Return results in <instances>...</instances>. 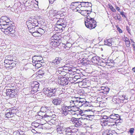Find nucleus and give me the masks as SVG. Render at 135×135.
Masks as SVG:
<instances>
[{"label":"nucleus","mask_w":135,"mask_h":135,"mask_svg":"<svg viewBox=\"0 0 135 135\" xmlns=\"http://www.w3.org/2000/svg\"><path fill=\"white\" fill-rule=\"evenodd\" d=\"M59 90V89L57 87L45 88L43 89L44 93L48 97L51 98L56 95Z\"/></svg>","instance_id":"obj_1"},{"label":"nucleus","mask_w":135,"mask_h":135,"mask_svg":"<svg viewBox=\"0 0 135 135\" xmlns=\"http://www.w3.org/2000/svg\"><path fill=\"white\" fill-rule=\"evenodd\" d=\"M86 20L85 21L86 27L90 30L95 28L97 26V22L93 18L90 17L89 16H86Z\"/></svg>","instance_id":"obj_2"},{"label":"nucleus","mask_w":135,"mask_h":135,"mask_svg":"<svg viewBox=\"0 0 135 135\" xmlns=\"http://www.w3.org/2000/svg\"><path fill=\"white\" fill-rule=\"evenodd\" d=\"M109 116V122H113L114 124H112L114 126L115 123H118L119 122L120 118L119 115L118 114H112Z\"/></svg>","instance_id":"obj_3"},{"label":"nucleus","mask_w":135,"mask_h":135,"mask_svg":"<svg viewBox=\"0 0 135 135\" xmlns=\"http://www.w3.org/2000/svg\"><path fill=\"white\" fill-rule=\"evenodd\" d=\"M4 33L6 34H9V35L13 37L15 36V31L14 26L11 25L8 26L6 28H4Z\"/></svg>","instance_id":"obj_4"},{"label":"nucleus","mask_w":135,"mask_h":135,"mask_svg":"<svg viewBox=\"0 0 135 135\" xmlns=\"http://www.w3.org/2000/svg\"><path fill=\"white\" fill-rule=\"evenodd\" d=\"M18 94V91L16 88L7 89L6 90V94L11 98L13 97Z\"/></svg>","instance_id":"obj_5"},{"label":"nucleus","mask_w":135,"mask_h":135,"mask_svg":"<svg viewBox=\"0 0 135 135\" xmlns=\"http://www.w3.org/2000/svg\"><path fill=\"white\" fill-rule=\"evenodd\" d=\"M65 131L66 135H71V133H75L78 131L74 126H70L66 127Z\"/></svg>","instance_id":"obj_6"},{"label":"nucleus","mask_w":135,"mask_h":135,"mask_svg":"<svg viewBox=\"0 0 135 135\" xmlns=\"http://www.w3.org/2000/svg\"><path fill=\"white\" fill-rule=\"evenodd\" d=\"M71 123L73 124L75 127H79L82 126V123L79 120V119H77L74 117H72L70 120Z\"/></svg>","instance_id":"obj_7"},{"label":"nucleus","mask_w":135,"mask_h":135,"mask_svg":"<svg viewBox=\"0 0 135 135\" xmlns=\"http://www.w3.org/2000/svg\"><path fill=\"white\" fill-rule=\"evenodd\" d=\"M58 82L60 85L65 86L68 84L69 81L66 77H62L59 79Z\"/></svg>","instance_id":"obj_8"},{"label":"nucleus","mask_w":135,"mask_h":135,"mask_svg":"<svg viewBox=\"0 0 135 135\" xmlns=\"http://www.w3.org/2000/svg\"><path fill=\"white\" fill-rule=\"evenodd\" d=\"M121 96L122 97V98L120 99L119 98H118L117 97H114L112 99L113 102L114 103L119 104L121 102V100H123L124 99H127V98H126L125 95H122Z\"/></svg>","instance_id":"obj_9"},{"label":"nucleus","mask_w":135,"mask_h":135,"mask_svg":"<svg viewBox=\"0 0 135 135\" xmlns=\"http://www.w3.org/2000/svg\"><path fill=\"white\" fill-rule=\"evenodd\" d=\"M62 59L60 57H56L53 60L50 62L54 66H57L60 62H62Z\"/></svg>","instance_id":"obj_10"},{"label":"nucleus","mask_w":135,"mask_h":135,"mask_svg":"<svg viewBox=\"0 0 135 135\" xmlns=\"http://www.w3.org/2000/svg\"><path fill=\"white\" fill-rule=\"evenodd\" d=\"M52 102L56 105H60L61 102V99L58 98H56L52 99Z\"/></svg>","instance_id":"obj_11"},{"label":"nucleus","mask_w":135,"mask_h":135,"mask_svg":"<svg viewBox=\"0 0 135 135\" xmlns=\"http://www.w3.org/2000/svg\"><path fill=\"white\" fill-rule=\"evenodd\" d=\"M105 40V45L109 46H111L113 45L114 41L113 38H109Z\"/></svg>","instance_id":"obj_12"},{"label":"nucleus","mask_w":135,"mask_h":135,"mask_svg":"<svg viewBox=\"0 0 135 135\" xmlns=\"http://www.w3.org/2000/svg\"><path fill=\"white\" fill-rule=\"evenodd\" d=\"M91 61L93 63L97 64L99 62V57L97 56H93L91 59Z\"/></svg>","instance_id":"obj_13"},{"label":"nucleus","mask_w":135,"mask_h":135,"mask_svg":"<svg viewBox=\"0 0 135 135\" xmlns=\"http://www.w3.org/2000/svg\"><path fill=\"white\" fill-rule=\"evenodd\" d=\"M73 112L74 113L71 112V113L74 114H76L78 116L79 115L83 116L84 114L83 110L80 109L76 110H75L74 111H73Z\"/></svg>","instance_id":"obj_14"},{"label":"nucleus","mask_w":135,"mask_h":135,"mask_svg":"<svg viewBox=\"0 0 135 135\" xmlns=\"http://www.w3.org/2000/svg\"><path fill=\"white\" fill-rule=\"evenodd\" d=\"M30 21L32 22L34 26L35 27H37L38 26V23L37 20L35 18H33L32 17H30L29 18Z\"/></svg>","instance_id":"obj_15"},{"label":"nucleus","mask_w":135,"mask_h":135,"mask_svg":"<svg viewBox=\"0 0 135 135\" xmlns=\"http://www.w3.org/2000/svg\"><path fill=\"white\" fill-rule=\"evenodd\" d=\"M80 11L81 14L84 16H89L90 12H92V11H91L88 10H83Z\"/></svg>","instance_id":"obj_16"},{"label":"nucleus","mask_w":135,"mask_h":135,"mask_svg":"<svg viewBox=\"0 0 135 135\" xmlns=\"http://www.w3.org/2000/svg\"><path fill=\"white\" fill-rule=\"evenodd\" d=\"M62 113L64 115H67L69 113L66 105H63L62 107Z\"/></svg>","instance_id":"obj_17"},{"label":"nucleus","mask_w":135,"mask_h":135,"mask_svg":"<svg viewBox=\"0 0 135 135\" xmlns=\"http://www.w3.org/2000/svg\"><path fill=\"white\" fill-rule=\"evenodd\" d=\"M31 23V22L29 20L28 21H27L26 22V24L29 30L33 28H34V27H35L33 23Z\"/></svg>","instance_id":"obj_18"},{"label":"nucleus","mask_w":135,"mask_h":135,"mask_svg":"<svg viewBox=\"0 0 135 135\" xmlns=\"http://www.w3.org/2000/svg\"><path fill=\"white\" fill-rule=\"evenodd\" d=\"M64 128L63 127H60V126L58 128H57V133L60 134H64L65 132V131L64 130Z\"/></svg>","instance_id":"obj_19"},{"label":"nucleus","mask_w":135,"mask_h":135,"mask_svg":"<svg viewBox=\"0 0 135 135\" xmlns=\"http://www.w3.org/2000/svg\"><path fill=\"white\" fill-rule=\"evenodd\" d=\"M82 99H83L80 98L78 103H77V104H76L75 105V106H78L79 107H81L83 106L84 102L82 100Z\"/></svg>","instance_id":"obj_20"},{"label":"nucleus","mask_w":135,"mask_h":135,"mask_svg":"<svg viewBox=\"0 0 135 135\" xmlns=\"http://www.w3.org/2000/svg\"><path fill=\"white\" fill-rule=\"evenodd\" d=\"M6 111L7 112L5 113V115L6 117L9 118H10L13 116V115H12V114H11L8 110H7Z\"/></svg>","instance_id":"obj_21"},{"label":"nucleus","mask_w":135,"mask_h":135,"mask_svg":"<svg viewBox=\"0 0 135 135\" xmlns=\"http://www.w3.org/2000/svg\"><path fill=\"white\" fill-rule=\"evenodd\" d=\"M102 118H103V119H105V120H101L102 122L104 123L106 122H109V120H110L109 119V116L106 115H104Z\"/></svg>","instance_id":"obj_22"},{"label":"nucleus","mask_w":135,"mask_h":135,"mask_svg":"<svg viewBox=\"0 0 135 135\" xmlns=\"http://www.w3.org/2000/svg\"><path fill=\"white\" fill-rule=\"evenodd\" d=\"M80 98L79 97H74L73 98H72V100L73 101L72 102L73 103H75L74 104L75 105L76 104H77V103L78 102V101L80 99Z\"/></svg>","instance_id":"obj_23"},{"label":"nucleus","mask_w":135,"mask_h":135,"mask_svg":"<svg viewBox=\"0 0 135 135\" xmlns=\"http://www.w3.org/2000/svg\"><path fill=\"white\" fill-rule=\"evenodd\" d=\"M37 73L38 75L37 76H39L40 78H42V77L43 75L44 74L45 72L42 70H39L37 72Z\"/></svg>","instance_id":"obj_24"},{"label":"nucleus","mask_w":135,"mask_h":135,"mask_svg":"<svg viewBox=\"0 0 135 135\" xmlns=\"http://www.w3.org/2000/svg\"><path fill=\"white\" fill-rule=\"evenodd\" d=\"M74 107V105H73V106H66V108L67 109L68 111V112H70V113H71V112H73V111H74L75 110H73V107Z\"/></svg>","instance_id":"obj_25"},{"label":"nucleus","mask_w":135,"mask_h":135,"mask_svg":"<svg viewBox=\"0 0 135 135\" xmlns=\"http://www.w3.org/2000/svg\"><path fill=\"white\" fill-rule=\"evenodd\" d=\"M109 90V89L107 87H105L103 90H102L100 92L104 94H107L108 93Z\"/></svg>","instance_id":"obj_26"},{"label":"nucleus","mask_w":135,"mask_h":135,"mask_svg":"<svg viewBox=\"0 0 135 135\" xmlns=\"http://www.w3.org/2000/svg\"><path fill=\"white\" fill-rule=\"evenodd\" d=\"M60 36H59L56 34H54L51 37L52 39H54L56 40H58L60 39Z\"/></svg>","instance_id":"obj_27"},{"label":"nucleus","mask_w":135,"mask_h":135,"mask_svg":"<svg viewBox=\"0 0 135 135\" xmlns=\"http://www.w3.org/2000/svg\"><path fill=\"white\" fill-rule=\"evenodd\" d=\"M39 56H33L32 57V62L33 63H36V62H40V61H41V60H38L37 59H36V60L35 59H36V57H38Z\"/></svg>","instance_id":"obj_28"},{"label":"nucleus","mask_w":135,"mask_h":135,"mask_svg":"<svg viewBox=\"0 0 135 135\" xmlns=\"http://www.w3.org/2000/svg\"><path fill=\"white\" fill-rule=\"evenodd\" d=\"M15 63L16 62H13L10 64L9 65V66L8 67V69H11L15 67L16 66V64Z\"/></svg>","instance_id":"obj_29"},{"label":"nucleus","mask_w":135,"mask_h":135,"mask_svg":"<svg viewBox=\"0 0 135 135\" xmlns=\"http://www.w3.org/2000/svg\"><path fill=\"white\" fill-rule=\"evenodd\" d=\"M32 35L35 37H38L41 36H40V34L39 33V32L38 30H37L36 32L33 33V34H32Z\"/></svg>","instance_id":"obj_30"},{"label":"nucleus","mask_w":135,"mask_h":135,"mask_svg":"<svg viewBox=\"0 0 135 135\" xmlns=\"http://www.w3.org/2000/svg\"><path fill=\"white\" fill-rule=\"evenodd\" d=\"M108 7L113 12H115L116 11V10L114 9V7L112 6L111 4H109L108 5Z\"/></svg>","instance_id":"obj_31"},{"label":"nucleus","mask_w":135,"mask_h":135,"mask_svg":"<svg viewBox=\"0 0 135 135\" xmlns=\"http://www.w3.org/2000/svg\"><path fill=\"white\" fill-rule=\"evenodd\" d=\"M38 30L39 32V33L40 34L41 36L43 35L45 32L44 30L41 28H38Z\"/></svg>","instance_id":"obj_32"},{"label":"nucleus","mask_w":135,"mask_h":135,"mask_svg":"<svg viewBox=\"0 0 135 135\" xmlns=\"http://www.w3.org/2000/svg\"><path fill=\"white\" fill-rule=\"evenodd\" d=\"M35 84H36V85H35V87L34 88L35 89H34L33 91H37V90L38 88L39 84L38 82L37 81H35Z\"/></svg>","instance_id":"obj_33"},{"label":"nucleus","mask_w":135,"mask_h":135,"mask_svg":"<svg viewBox=\"0 0 135 135\" xmlns=\"http://www.w3.org/2000/svg\"><path fill=\"white\" fill-rule=\"evenodd\" d=\"M86 116H87L88 118H87L88 120H91L94 118V115H86ZM87 119V118H86Z\"/></svg>","instance_id":"obj_34"},{"label":"nucleus","mask_w":135,"mask_h":135,"mask_svg":"<svg viewBox=\"0 0 135 135\" xmlns=\"http://www.w3.org/2000/svg\"><path fill=\"white\" fill-rule=\"evenodd\" d=\"M66 68V67L64 66V67H61L57 68L56 69L57 70H58L61 71H62L64 70H65V71H67V70L64 69V68Z\"/></svg>","instance_id":"obj_35"},{"label":"nucleus","mask_w":135,"mask_h":135,"mask_svg":"<svg viewBox=\"0 0 135 135\" xmlns=\"http://www.w3.org/2000/svg\"><path fill=\"white\" fill-rule=\"evenodd\" d=\"M61 44L60 43L59 41L54 42V46L53 48H55L57 47L58 46Z\"/></svg>","instance_id":"obj_36"},{"label":"nucleus","mask_w":135,"mask_h":135,"mask_svg":"<svg viewBox=\"0 0 135 135\" xmlns=\"http://www.w3.org/2000/svg\"><path fill=\"white\" fill-rule=\"evenodd\" d=\"M8 17L6 16H2L1 18L0 19V22H1L2 21H6V19H7Z\"/></svg>","instance_id":"obj_37"},{"label":"nucleus","mask_w":135,"mask_h":135,"mask_svg":"<svg viewBox=\"0 0 135 135\" xmlns=\"http://www.w3.org/2000/svg\"><path fill=\"white\" fill-rule=\"evenodd\" d=\"M0 27H1L2 25L3 26H4L5 25L7 26H9L7 22L5 21H2L1 22H0Z\"/></svg>","instance_id":"obj_38"},{"label":"nucleus","mask_w":135,"mask_h":135,"mask_svg":"<svg viewBox=\"0 0 135 135\" xmlns=\"http://www.w3.org/2000/svg\"><path fill=\"white\" fill-rule=\"evenodd\" d=\"M71 45H72L71 44L69 43L66 44V45L65 44H63V46H64L65 48H66V47H68L69 48H70Z\"/></svg>","instance_id":"obj_39"},{"label":"nucleus","mask_w":135,"mask_h":135,"mask_svg":"<svg viewBox=\"0 0 135 135\" xmlns=\"http://www.w3.org/2000/svg\"><path fill=\"white\" fill-rule=\"evenodd\" d=\"M60 24H60V25H59V27L60 26L61 27H62L65 28L66 26V23L65 21L64 22H61ZM61 28H62L61 27Z\"/></svg>","instance_id":"obj_40"},{"label":"nucleus","mask_w":135,"mask_h":135,"mask_svg":"<svg viewBox=\"0 0 135 135\" xmlns=\"http://www.w3.org/2000/svg\"><path fill=\"white\" fill-rule=\"evenodd\" d=\"M5 21L7 22V24H8L9 26H11L12 24V22L11 21L8 17L7 18V19H6V21Z\"/></svg>","instance_id":"obj_41"},{"label":"nucleus","mask_w":135,"mask_h":135,"mask_svg":"<svg viewBox=\"0 0 135 135\" xmlns=\"http://www.w3.org/2000/svg\"><path fill=\"white\" fill-rule=\"evenodd\" d=\"M80 3L79 2H72L70 6V8H73V6H75V7L77 6L76 5H75V4L76 3Z\"/></svg>","instance_id":"obj_42"},{"label":"nucleus","mask_w":135,"mask_h":135,"mask_svg":"<svg viewBox=\"0 0 135 135\" xmlns=\"http://www.w3.org/2000/svg\"><path fill=\"white\" fill-rule=\"evenodd\" d=\"M84 104L83 106L84 107H85L90 106V104L89 102L86 101H84Z\"/></svg>","instance_id":"obj_43"},{"label":"nucleus","mask_w":135,"mask_h":135,"mask_svg":"<svg viewBox=\"0 0 135 135\" xmlns=\"http://www.w3.org/2000/svg\"><path fill=\"white\" fill-rule=\"evenodd\" d=\"M5 60L4 61V63L6 64L9 65L11 64V62L13 61L12 60Z\"/></svg>","instance_id":"obj_44"},{"label":"nucleus","mask_w":135,"mask_h":135,"mask_svg":"<svg viewBox=\"0 0 135 135\" xmlns=\"http://www.w3.org/2000/svg\"><path fill=\"white\" fill-rule=\"evenodd\" d=\"M9 111L10 113L11 114H12V115H13V114L15 113L16 110H14L11 109H9L8 110Z\"/></svg>","instance_id":"obj_45"},{"label":"nucleus","mask_w":135,"mask_h":135,"mask_svg":"<svg viewBox=\"0 0 135 135\" xmlns=\"http://www.w3.org/2000/svg\"><path fill=\"white\" fill-rule=\"evenodd\" d=\"M35 118L37 119L40 120L43 118V116L40 115H36L35 116Z\"/></svg>","instance_id":"obj_46"},{"label":"nucleus","mask_w":135,"mask_h":135,"mask_svg":"<svg viewBox=\"0 0 135 135\" xmlns=\"http://www.w3.org/2000/svg\"><path fill=\"white\" fill-rule=\"evenodd\" d=\"M64 22V21L62 20H60L58 21L56 23V25L58 26L59 27V25H60V24H61L60 23H61V22Z\"/></svg>","instance_id":"obj_47"},{"label":"nucleus","mask_w":135,"mask_h":135,"mask_svg":"<svg viewBox=\"0 0 135 135\" xmlns=\"http://www.w3.org/2000/svg\"><path fill=\"white\" fill-rule=\"evenodd\" d=\"M7 89H12V88H16L13 86L11 84H8V85L7 86Z\"/></svg>","instance_id":"obj_48"},{"label":"nucleus","mask_w":135,"mask_h":135,"mask_svg":"<svg viewBox=\"0 0 135 135\" xmlns=\"http://www.w3.org/2000/svg\"><path fill=\"white\" fill-rule=\"evenodd\" d=\"M35 30H36V28L34 27V28H32L31 29L29 30V31L32 34H33V33H35V32L34 31Z\"/></svg>","instance_id":"obj_49"},{"label":"nucleus","mask_w":135,"mask_h":135,"mask_svg":"<svg viewBox=\"0 0 135 135\" xmlns=\"http://www.w3.org/2000/svg\"><path fill=\"white\" fill-rule=\"evenodd\" d=\"M126 45L127 47H129L130 46V40L125 42Z\"/></svg>","instance_id":"obj_50"},{"label":"nucleus","mask_w":135,"mask_h":135,"mask_svg":"<svg viewBox=\"0 0 135 135\" xmlns=\"http://www.w3.org/2000/svg\"><path fill=\"white\" fill-rule=\"evenodd\" d=\"M92 6V4L91 3L86 2L85 7H91Z\"/></svg>","instance_id":"obj_51"},{"label":"nucleus","mask_w":135,"mask_h":135,"mask_svg":"<svg viewBox=\"0 0 135 135\" xmlns=\"http://www.w3.org/2000/svg\"><path fill=\"white\" fill-rule=\"evenodd\" d=\"M134 129L133 128H131L129 130V132H130L131 134H132L134 132Z\"/></svg>","instance_id":"obj_52"},{"label":"nucleus","mask_w":135,"mask_h":135,"mask_svg":"<svg viewBox=\"0 0 135 135\" xmlns=\"http://www.w3.org/2000/svg\"><path fill=\"white\" fill-rule=\"evenodd\" d=\"M35 82L32 83L31 84V87L32 88V89L33 90H34V89H34V88L35 87V85H36V84H35Z\"/></svg>","instance_id":"obj_53"},{"label":"nucleus","mask_w":135,"mask_h":135,"mask_svg":"<svg viewBox=\"0 0 135 135\" xmlns=\"http://www.w3.org/2000/svg\"><path fill=\"white\" fill-rule=\"evenodd\" d=\"M126 29L127 31H128V32L130 34H131V30L130 29V28L129 27V26H127L126 27Z\"/></svg>","instance_id":"obj_54"},{"label":"nucleus","mask_w":135,"mask_h":135,"mask_svg":"<svg viewBox=\"0 0 135 135\" xmlns=\"http://www.w3.org/2000/svg\"><path fill=\"white\" fill-rule=\"evenodd\" d=\"M85 111H89V114H90L91 115H93L94 114V112L93 111H91V110L88 109L87 110H85Z\"/></svg>","instance_id":"obj_55"},{"label":"nucleus","mask_w":135,"mask_h":135,"mask_svg":"<svg viewBox=\"0 0 135 135\" xmlns=\"http://www.w3.org/2000/svg\"><path fill=\"white\" fill-rule=\"evenodd\" d=\"M79 3H81V4H82V7H85L86 4V2H80Z\"/></svg>","instance_id":"obj_56"},{"label":"nucleus","mask_w":135,"mask_h":135,"mask_svg":"<svg viewBox=\"0 0 135 135\" xmlns=\"http://www.w3.org/2000/svg\"><path fill=\"white\" fill-rule=\"evenodd\" d=\"M56 75H58L60 74H61V71H59V70H57L56 69Z\"/></svg>","instance_id":"obj_57"},{"label":"nucleus","mask_w":135,"mask_h":135,"mask_svg":"<svg viewBox=\"0 0 135 135\" xmlns=\"http://www.w3.org/2000/svg\"><path fill=\"white\" fill-rule=\"evenodd\" d=\"M36 66L38 68H40L42 66V64H35Z\"/></svg>","instance_id":"obj_58"},{"label":"nucleus","mask_w":135,"mask_h":135,"mask_svg":"<svg viewBox=\"0 0 135 135\" xmlns=\"http://www.w3.org/2000/svg\"><path fill=\"white\" fill-rule=\"evenodd\" d=\"M116 17L117 20H120V16L119 14L117 15Z\"/></svg>","instance_id":"obj_59"},{"label":"nucleus","mask_w":135,"mask_h":135,"mask_svg":"<svg viewBox=\"0 0 135 135\" xmlns=\"http://www.w3.org/2000/svg\"><path fill=\"white\" fill-rule=\"evenodd\" d=\"M65 70H64L63 71H61V73L60 75L62 76H64L65 75L66 73L67 72V71H65Z\"/></svg>","instance_id":"obj_60"},{"label":"nucleus","mask_w":135,"mask_h":135,"mask_svg":"<svg viewBox=\"0 0 135 135\" xmlns=\"http://www.w3.org/2000/svg\"><path fill=\"white\" fill-rule=\"evenodd\" d=\"M15 134L16 135H21L20 132L18 131L14 132V134Z\"/></svg>","instance_id":"obj_61"},{"label":"nucleus","mask_w":135,"mask_h":135,"mask_svg":"<svg viewBox=\"0 0 135 135\" xmlns=\"http://www.w3.org/2000/svg\"><path fill=\"white\" fill-rule=\"evenodd\" d=\"M120 12V14L122 15V17H124L125 18L126 17V16H125V15H124V13L123 12Z\"/></svg>","instance_id":"obj_62"},{"label":"nucleus","mask_w":135,"mask_h":135,"mask_svg":"<svg viewBox=\"0 0 135 135\" xmlns=\"http://www.w3.org/2000/svg\"><path fill=\"white\" fill-rule=\"evenodd\" d=\"M104 64H103V65L105 66L107 65V66H109L110 65L109 64V63L107 62H105Z\"/></svg>","instance_id":"obj_63"},{"label":"nucleus","mask_w":135,"mask_h":135,"mask_svg":"<svg viewBox=\"0 0 135 135\" xmlns=\"http://www.w3.org/2000/svg\"><path fill=\"white\" fill-rule=\"evenodd\" d=\"M117 30L120 33H121L122 32V30L119 27L117 28Z\"/></svg>","instance_id":"obj_64"}]
</instances>
